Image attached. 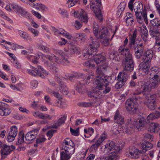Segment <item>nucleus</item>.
<instances>
[{"mask_svg":"<svg viewBox=\"0 0 160 160\" xmlns=\"http://www.w3.org/2000/svg\"><path fill=\"white\" fill-rule=\"evenodd\" d=\"M41 57L43 60L42 61L45 65L47 66L53 73L57 72L58 68L56 67L57 64L55 62L58 64H62L66 65L69 63V61L67 58L62 56L61 60L58 58L54 55L51 56L48 55L42 54Z\"/></svg>","mask_w":160,"mask_h":160,"instance_id":"nucleus-1","label":"nucleus"},{"mask_svg":"<svg viewBox=\"0 0 160 160\" xmlns=\"http://www.w3.org/2000/svg\"><path fill=\"white\" fill-rule=\"evenodd\" d=\"M105 70L103 68H97L96 71L97 76L94 79V83L97 88L101 90L105 89L103 92L106 94L110 91L111 88L108 86L110 83L108 81L109 78L105 75L103 71Z\"/></svg>","mask_w":160,"mask_h":160,"instance_id":"nucleus-2","label":"nucleus"},{"mask_svg":"<svg viewBox=\"0 0 160 160\" xmlns=\"http://www.w3.org/2000/svg\"><path fill=\"white\" fill-rule=\"evenodd\" d=\"M124 48L123 46L120 47L118 50L119 53L125 56V59L123 60L122 63L123 71L131 72L133 70L134 67L132 55L129 53L128 49H125Z\"/></svg>","mask_w":160,"mask_h":160,"instance_id":"nucleus-3","label":"nucleus"},{"mask_svg":"<svg viewBox=\"0 0 160 160\" xmlns=\"http://www.w3.org/2000/svg\"><path fill=\"white\" fill-rule=\"evenodd\" d=\"M105 60V57L101 54H93L92 59L89 60L84 63V65L91 69L95 68L96 65L102 64Z\"/></svg>","mask_w":160,"mask_h":160,"instance_id":"nucleus-4","label":"nucleus"},{"mask_svg":"<svg viewBox=\"0 0 160 160\" xmlns=\"http://www.w3.org/2000/svg\"><path fill=\"white\" fill-rule=\"evenodd\" d=\"M138 99V98L134 97L128 99L126 101L125 107L128 113L133 114L136 112L138 109V103L136 101Z\"/></svg>","mask_w":160,"mask_h":160,"instance_id":"nucleus-5","label":"nucleus"},{"mask_svg":"<svg viewBox=\"0 0 160 160\" xmlns=\"http://www.w3.org/2000/svg\"><path fill=\"white\" fill-rule=\"evenodd\" d=\"M75 148L74 144L69 145L63 148L60 149L64 150V151L60 152L61 160H68L71 157V155L75 152Z\"/></svg>","mask_w":160,"mask_h":160,"instance_id":"nucleus-6","label":"nucleus"},{"mask_svg":"<svg viewBox=\"0 0 160 160\" xmlns=\"http://www.w3.org/2000/svg\"><path fill=\"white\" fill-rule=\"evenodd\" d=\"M32 69H28V73L32 76H38L42 78H44V75L48 74V72L44 70L42 67L39 65L37 66V68L32 67Z\"/></svg>","mask_w":160,"mask_h":160,"instance_id":"nucleus-7","label":"nucleus"},{"mask_svg":"<svg viewBox=\"0 0 160 160\" xmlns=\"http://www.w3.org/2000/svg\"><path fill=\"white\" fill-rule=\"evenodd\" d=\"M93 33L97 38L101 39V42L105 46L108 45L109 39L107 31H93Z\"/></svg>","mask_w":160,"mask_h":160,"instance_id":"nucleus-8","label":"nucleus"},{"mask_svg":"<svg viewBox=\"0 0 160 160\" xmlns=\"http://www.w3.org/2000/svg\"><path fill=\"white\" fill-rule=\"evenodd\" d=\"M138 88L133 92V95H138L142 93L144 96H146L149 93L150 88L147 83L140 82L138 84Z\"/></svg>","mask_w":160,"mask_h":160,"instance_id":"nucleus-9","label":"nucleus"},{"mask_svg":"<svg viewBox=\"0 0 160 160\" xmlns=\"http://www.w3.org/2000/svg\"><path fill=\"white\" fill-rule=\"evenodd\" d=\"M11 7L14 11L17 12V14L20 16H22L29 19L30 18V14L25 9L19 6L15 3H12L11 4Z\"/></svg>","mask_w":160,"mask_h":160,"instance_id":"nucleus-10","label":"nucleus"},{"mask_svg":"<svg viewBox=\"0 0 160 160\" xmlns=\"http://www.w3.org/2000/svg\"><path fill=\"white\" fill-rule=\"evenodd\" d=\"M72 14V16L75 18H78L79 20L85 23L88 21V18L87 13L82 9L78 11H74Z\"/></svg>","mask_w":160,"mask_h":160,"instance_id":"nucleus-11","label":"nucleus"},{"mask_svg":"<svg viewBox=\"0 0 160 160\" xmlns=\"http://www.w3.org/2000/svg\"><path fill=\"white\" fill-rule=\"evenodd\" d=\"M156 94H153L148 97V99L144 100V102L146 103L148 107L150 109L153 110L156 107Z\"/></svg>","mask_w":160,"mask_h":160,"instance_id":"nucleus-12","label":"nucleus"},{"mask_svg":"<svg viewBox=\"0 0 160 160\" xmlns=\"http://www.w3.org/2000/svg\"><path fill=\"white\" fill-rule=\"evenodd\" d=\"M39 130L38 128L28 132L25 136L26 140L29 143L32 142L37 137Z\"/></svg>","mask_w":160,"mask_h":160,"instance_id":"nucleus-13","label":"nucleus"},{"mask_svg":"<svg viewBox=\"0 0 160 160\" xmlns=\"http://www.w3.org/2000/svg\"><path fill=\"white\" fill-rule=\"evenodd\" d=\"M89 41V48L88 50L95 54V52L100 46L99 41L97 39L93 38L92 37L90 38Z\"/></svg>","mask_w":160,"mask_h":160,"instance_id":"nucleus-14","label":"nucleus"},{"mask_svg":"<svg viewBox=\"0 0 160 160\" xmlns=\"http://www.w3.org/2000/svg\"><path fill=\"white\" fill-rule=\"evenodd\" d=\"M150 62L143 61V62L140 63L139 65V73L143 75L148 74L150 67L149 64Z\"/></svg>","mask_w":160,"mask_h":160,"instance_id":"nucleus-15","label":"nucleus"},{"mask_svg":"<svg viewBox=\"0 0 160 160\" xmlns=\"http://www.w3.org/2000/svg\"><path fill=\"white\" fill-rule=\"evenodd\" d=\"M152 78L153 79L151 80L149 84L146 82L150 88L149 92L150 91L151 88H156L160 85V76L158 75V73L154 75Z\"/></svg>","mask_w":160,"mask_h":160,"instance_id":"nucleus-16","label":"nucleus"},{"mask_svg":"<svg viewBox=\"0 0 160 160\" xmlns=\"http://www.w3.org/2000/svg\"><path fill=\"white\" fill-rule=\"evenodd\" d=\"M18 129L15 126H13L10 128L9 131L7 140L9 142L12 141L18 133Z\"/></svg>","mask_w":160,"mask_h":160,"instance_id":"nucleus-17","label":"nucleus"},{"mask_svg":"<svg viewBox=\"0 0 160 160\" xmlns=\"http://www.w3.org/2000/svg\"><path fill=\"white\" fill-rule=\"evenodd\" d=\"M135 15L138 22L142 23L144 21L146 24H148V22L146 11H144L143 13L142 12L135 13Z\"/></svg>","mask_w":160,"mask_h":160,"instance_id":"nucleus-18","label":"nucleus"},{"mask_svg":"<svg viewBox=\"0 0 160 160\" xmlns=\"http://www.w3.org/2000/svg\"><path fill=\"white\" fill-rule=\"evenodd\" d=\"M99 4H92L90 6V8L95 13L96 17L99 19H102V14L101 11V7Z\"/></svg>","mask_w":160,"mask_h":160,"instance_id":"nucleus-19","label":"nucleus"},{"mask_svg":"<svg viewBox=\"0 0 160 160\" xmlns=\"http://www.w3.org/2000/svg\"><path fill=\"white\" fill-rule=\"evenodd\" d=\"M135 55L138 59L140 58L142 56L144 50V47L142 43L138 44L134 46Z\"/></svg>","mask_w":160,"mask_h":160,"instance_id":"nucleus-20","label":"nucleus"},{"mask_svg":"<svg viewBox=\"0 0 160 160\" xmlns=\"http://www.w3.org/2000/svg\"><path fill=\"white\" fill-rule=\"evenodd\" d=\"M15 149V147L13 145L7 146L6 144L4 145L0 151L2 158L3 155L9 154Z\"/></svg>","mask_w":160,"mask_h":160,"instance_id":"nucleus-21","label":"nucleus"},{"mask_svg":"<svg viewBox=\"0 0 160 160\" xmlns=\"http://www.w3.org/2000/svg\"><path fill=\"white\" fill-rule=\"evenodd\" d=\"M144 153V151L142 150H139L138 149L135 148H133L129 151V157L130 158H138L140 154Z\"/></svg>","mask_w":160,"mask_h":160,"instance_id":"nucleus-22","label":"nucleus"},{"mask_svg":"<svg viewBox=\"0 0 160 160\" xmlns=\"http://www.w3.org/2000/svg\"><path fill=\"white\" fill-rule=\"evenodd\" d=\"M7 106L6 103L0 102V114L1 116H7L11 113V110Z\"/></svg>","mask_w":160,"mask_h":160,"instance_id":"nucleus-23","label":"nucleus"},{"mask_svg":"<svg viewBox=\"0 0 160 160\" xmlns=\"http://www.w3.org/2000/svg\"><path fill=\"white\" fill-rule=\"evenodd\" d=\"M150 122L149 120L148 121L147 118L145 121V118L143 117H141L137 121L136 127L139 130L141 129V128L144 127L146 125V124H148Z\"/></svg>","mask_w":160,"mask_h":160,"instance_id":"nucleus-24","label":"nucleus"},{"mask_svg":"<svg viewBox=\"0 0 160 160\" xmlns=\"http://www.w3.org/2000/svg\"><path fill=\"white\" fill-rule=\"evenodd\" d=\"M153 56V51L151 50H148L144 52L142 59L144 61L151 62Z\"/></svg>","mask_w":160,"mask_h":160,"instance_id":"nucleus-25","label":"nucleus"},{"mask_svg":"<svg viewBox=\"0 0 160 160\" xmlns=\"http://www.w3.org/2000/svg\"><path fill=\"white\" fill-rule=\"evenodd\" d=\"M129 78V73L123 71V72H120L118 77L117 80H120L125 83Z\"/></svg>","mask_w":160,"mask_h":160,"instance_id":"nucleus-26","label":"nucleus"},{"mask_svg":"<svg viewBox=\"0 0 160 160\" xmlns=\"http://www.w3.org/2000/svg\"><path fill=\"white\" fill-rule=\"evenodd\" d=\"M106 135L104 133L103 134H102L100 138L98 139L97 142L94 144H93L91 147V149L92 150H96L102 142L106 139Z\"/></svg>","mask_w":160,"mask_h":160,"instance_id":"nucleus-27","label":"nucleus"},{"mask_svg":"<svg viewBox=\"0 0 160 160\" xmlns=\"http://www.w3.org/2000/svg\"><path fill=\"white\" fill-rule=\"evenodd\" d=\"M83 83H82L80 82H77L76 85V90L79 93H82L83 92V85H87L90 82V80L86 79Z\"/></svg>","mask_w":160,"mask_h":160,"instance_id":"nucleus-28","label":"nucleus"},{"mask_svg":"<svg viewBox=\"0 0 160 160\" xmlns=\"http://www.w3.org/2000/svg\"><path fill=\"white\" fill-rule=\"evenodd\" d=\"M114 122L120 125H122L124 122L123 117L117 111L114 116Z\"/></svg>","mask_w":160,"mask_h":160,"instance_id":"nucleus-29","label":"nucleus"},{"mask_svg":"<svg viewBox=\"0 0 160 160\" xmlns=\"http://www.w3.org/2000/svg\"><path fill=\"white\" fill-rule=\"evenodd\" d=\"M109 58L113 63H116L119 62L120 58L118 52H114L109 55Z\"/></svg>","mask_w":160,"mask_h":160,"instance_id":"nucleus-30","label":"nucleus"},{"mask_svg":"<svg viewBox=\"0 0 160 160\" xmlns=\"http://www.w3.org/2000/svg\"><path fill=\"white\" fill-rule=\"evenodd\" d=\"M134 10L135 13H141L143 12V5L142 3L135 2L134 4Z\"/></svg>","mask_w":160,"mask_h":160,"instance_id":"nucleus-31","label":"nucleus"},{"mask_svg":"<svg viewBox=\"0 0 160 160\" xmlns=\"http://www.w3.org/2000/svg\"><path fill=\"white\" fill-rule=\"evenodd\" d=\"M66 119V118L64 117L60 118L55 124L52 126L51 127L53 128H57L58 127H59L64 123Z\"/></svg>","mask_w":160,"mask_h":160,"instance_id":"nucleus-32","label":"nucleus"},{"mask_svg":"<svg viewBox=\"0 0 160 160\" xmlns=\"http://www.w3.org/2000/svg\"><path fill=\"white\" fill-rule=\"evenodd\" d=\"M148 141H144L142 143V151H144V153L145 152L151 149L152 147V145L151 143Z\"/></svg>","mask_w":160,"mask_h":160,"instance_id":"nucleus-33","label":"nucleus"},{"mask_svg":"<svg viewBox=\"0 0 160 160\" xmlns=\"http://www.w3.org/2000/svg\"><path fill=\"white\" fill-rule=\"evenodd\" d=\"M54 34L56 35H62L68 39H71L72 38L71 35L65 31H61V32H60V31H55Z\"/></svg>","mask_w":160,"mask_h":160,"instance_id":"nucleus-34","label":"nucleus"},{"mask_svg":"<svg viewBox=\"0 0 160 160\" xmlns=\"http://www.w3.org/2000/svg\"><path fill=\"white\" fill-rule=\"evenodd\" d=\"M160 117V112L158 111H156L149 114L147 118L148 121L153 120Z\"/></svg>","mask_w":160,"mask_h":160,"instance_id":"nucleus-35","label":"nucleus"},{"mask_svg":"<svg viewBox=\"0 0 160 160\" xmlns=\"http://www.w3.org/2000/svg\"><path fill=\"white\" fill-rule=\"evenodd\" d=\"M149 125L150 131L151 132H154L156 130H158L160 129L158 123L151 122Z\"/></svg>","mask_w":160,"mask_h":160,"instance_id":"nucleus-36","label":"nucleus"},{"mask_svg":"<svg viewBox=\"0 0 160 160\" xmlns=\"http://www.w3.org/2000/svg\"><path fill=\"white\" fill-rule=\"evenodd\" d=\"M73 144L74 143L71 139L68 138H67L63 140L62 144V147L60 148V149L63 148Z\"/></svg>","mask_w":160,"mask_h":160,"instance_id":"nucleus-37","label":"nucleus"},{"mask_svg":"<svg viewBox=\"0 0 160 160\" xmlns=\"http://www.w3.org/2000/svg\"><path fill=\"white\" fill-rule=\"evenodd\" d=\"M126 23L128 25H132L134 19L132 17V15L129 13H127L126 16Z\"/></svg>","mask_w":160,"mask_h":160,"instance_id":"nucleus-38","label":"nucleus"},{"mask_svg":"<svg viewBox=\"0 0 160 160\" xmlns=\"http://www.w3.org/2000/svg\"><path fill=\"white\" fill-rule=\"evenodd\" d=\"M150 33L152 37H156V40H158L160 39V32L158 31H150Z\"/></svg>","mask_w":160,"mask_h":160,"instance_id":"nucleus-39","label":"nucleus"},{"mask_svg":"<svg viewBox=\"0 0 160 160\" xmlns=\"http://www.w3.org/2000/svg\"><path fill=\"white\" fill-rule=\"evenodd\" d=\"M59 87L60 92L64 95H67L68 92V88L64 84L61 83V84H60Z\"/></svg>","mask_w":160,"mask_h":160,"instance_id":"nucleus-40","label":"nucleus"},{"mask_svg":"<svg viewBox=\"0 0 160 160\" xmlns=\"http://www.w3.org/2000/svg\"><path fill=\"white\" fill-rule=\"evenodd\" d=\"M75 37L77 40L81 42L84 41L86 38V35L84 33L77 34Z\"/></svg>","mask_w":160,"mask_h":160,"instance_id":"nucleus-41","label":"nucleus"},{"mask_svg":"<svg viewBox=\"0 0 160 160\" xmlns=\"http://www.w3.org/2000/svg\"><path fill=\"white\" fill-rule=\"evenodd\" d=\"M93 53L90 50H88L87 53H84L82 55V58L84 60L90 58Z\"/></svg>","mask_w":160,"mask_h":160,"instance_id":"nucleus-42","label":"nucleus"},{"mask_svg":"<svg viewBox=\"0 0 160 160\" xmlns=\"http://www.w3.org/2000/svg\"><path fill=\"white\" fill-rule=\"evenodd\" d=\"M151 24L153 26H156L157 28H160V20L157 18L150 20Z\"/></svg>","mask_w":160,"mask_h":160,"instance_id":"nucleus-43","label":"nucleus"},{"mask_svg":"<svg viewBox=\"0 0 160 160\" xmlns=\"http://www.w3.org/2000/svg\"><path fill=\"white\" fill-rule=\"evenodd\" d=\"M100 90H101L97 88L96 87H95V88L94 89V91L95 93L94 98H99L102 97V92L100 91Z\"/></svg>","mask_w":160,"mask_h":160,"instance_id":"nucleus-44","label":"nucleus"},{"mask_svg":"<svg viewBox=\"0 0 160 160\" xmlns=\"http://www.w3.org/2000/svg\"><path fill=\"white\" fill-rule=\"evenodd\" d=\"M78 2V0H68L67 4L69 8H71L75 6Z\"/></svg>","mask_w":160,"mask_h":160,"instance_id":"nucleus-45","label":"nucleus"},{"mask_svg":"<svg viewBox=\"0 0 160 160\" xmlns=\"http://www.w3.org/2000/svg\"><path fill=\"white\" fill-rule=\"evenodd\" d=\"M18 141L17 144L19 145L24 142V135L23 133H21L18 134Z\"/></svg>","mask_w":160,"mask_h":160,"instance_id":"nucleus-46","label":"nucleus"},{"mask_svg":"<svg viewBox=\"0 0 160 160\" xmlns=\"http://www.w3.org/2000/svg\"><path fill=\"white\" fill-rule=\"evenodd\" d=\"M144 141L151 142L153 140V136L149 133H146L144 135Z\"/></svg>","mask_w":160,"mask_h":160,"instance_id":"nucleus-47","label":"nucleus"},{"mask_svg":"<svg viewBox=\"0 0 160 160\" xmlns=\"http://www.w3.org/2000/svg\"><path fill=\"white\" fill-rule=\"evenodd\" d=\"M70 50L72 53H78L80 52V49L79 48L75 46H72L70 48Z\"/></svg>","mask_w":160,"mask_h":160,"instance_id":"nucleus-48","label":"nucleus"},{"mask_svg":"<svg viewBox=\"0 0 160 160\" xmlns=\"http://www.w3.org/2000/svg\"><path fill=\"white\" fill-rule=\"evenodd\" d=\"M76 77V78H81L83 79H85L86 77L85 75L82 73H75L73 74L72 77Z\"/></svg>","mask_w":160,"mask_h":160,"instance_id":"nucleus-49","label":"nucleus"},{"mask_svg":"<svg viewBox=\"0 0 160 160\" xmlns=\"http://www.w3.org/2000/svg\"><path fill=\"white\" fill-rule=\"evenodd\" d=\"M141 35L143 40L146 42L148 36V31H141Z\"/></svg>","mask_w":160,"mask_h":160,"instance_id":"nucleus-50","label":"nucleus"},{"mask_svg":"<svg viewBox=\"0 0 160 160\" xmlns=\"http://www.w3.org/2000/svg\"><path fill=\"white\" fill-rule=\"evenodd\" d=\"M137 31H134L133 32V35H131V36L130 37V41H131V43H135V40L137 37Z\"/></svg>","mask_w":160,"mask_h":160,"instance_id":"nucleus-51","label":"nucleus"},{"mask_svg":"<svg viewBox=\"0 0 160 160\" xmlns=\"http://www.w3.org/2000/svg\"><path fill=\"white\" fill-rule=\"evenodd\" d=\"M38 48L40 50L43 51L44 52H48L49 51V48L46 46L40 44L39 45Z\"/></svg>","mask_w":160,"mask_h":160,"instance_id":"nucleus-52","label":"nucleus"},{"mask_svg":"<svg viewBox=\"0 0 160 160\" xmlns=\"http://www.w3.org/2000/svg\"><path fill=\"white\" fill-rule=\"evenodd\" d=\"M134 125L128 124V128H126V132L128 134L130 133L132 131H134Z\"/></svg>","mask_w":160,"mask_h":160,"instance_id":"nucleus-53","label":"nucleus"},{"mask_svg":"<svg viewBox=\"0 0 160 160\" xmlns=\"http://www.w3.org/2000/svg\"><path fill=\"white\" fill-rule=\"evenodd\" d=\"M33 116L36 117H38L39 118L43 119L44 118V114L42 113H40L39 112H35L33 114Z\"/></svg>","mask_w":160,"mask_h":160,"instance_id":"nucleus-54","label":"nucleus"},{"mask_svg":"<svg viewBox=\"0 0 160 160\" xmlns=\"http://www.w3.org/2000/svg\"><path fill=\"white\" fill-rule=\"evenodd\" d=\"M126 3L124 2H121L118 6V8L120 12H123L125 8Z\"/></svg>","mask_w":160,"mask_h":160,"instance_id":"nucleus-55","label":"nucleus"},{"mask_svg":"<svg viewBox=\"0 0 160 160\" xmlns=\"http://www.w3.org/2000/svg\"><path fill=\"white\" fill-rule=\"evenodd\" d=\"M40 58V56L39 55H38L36 56H35L32 55H30L28 54L27 56V58L29 60H32V59H38Z\"/></svg>","mask_w":160,"mask_h":160,"instance_id":"nucleus-56","label":"nucleus"},{"mask_svg":"<svg viewBox=\"0 0 160 160\" xmlns=\"http://www.w3.org/2000/svg\"><path fill=\"white\" fill-rule=\"evenodd\" d=\"M38 6V8L37 9H39L42 11H45L47 9V8L45 6V5L41 3L38 4L37 3Z\"/></svg>","mask_w":160,"mask_h":160,"instance_id":"nucleus-57","label":"nucleus"},{"mask_svg":"<svg viewBox=\"0 0 160 160\" xmlns=\"http://www.w3.org/2000/svg\"><path fill=\"white\" fill-rule=\"evenodd\" d=\"M118 82L116 83L115 85L116 88L117 89H119L122 88L123 86L124 85L125 83L124 82H122L120 80H118Z\"/></svg>","mask_w":160,"mask_h":160,"instance_id":"nucleus-58","label":"nucleus"},{"mask_svg":"<svg viewBox=\"0 0 160 160\" xmlns=\"http://www.w3.org/2000/svg\"><path fill=\"white\" fill-rule=\"evenodd\" d=\"M19 35L20 36L23 38L28 39V35L25 32L23 31H21V32H19Z\"/></svg>","mask_w":160,"mask_h":160,"instance_id":"nucleus-59","label":"nucleus"},{"mask_svg":"<svg viewBox=\"0 0 160 160\" xmlns=\"http://www.w3.org/2000/svg\"><path fill=\"white\" fill-rule=\"evenodd\" d=\"M57 132V130H55L52 129L49 131L47 133V136L49 137V138H48V139H50L52 136L53 134L56 132Z\"/></svg>","mask_w":160,"mask_h":160,"instance_id":"nucleus-60","label":"nucleus"},{"mask_svg":"<svg viewBox=\"0 0 160 160\" xmlns=\"http://www.w3.org/2000/svg\"><path fill=\"white\" fill-rule=\"evenodd\" d=\"M78 105L80 106L85 107H88L91 105V104L90 102H82L79 103Z\"/></svg>","mask_w":160,"mask_h":160,"instance_id":"nucleus-61","label":"nucleus"},{"mask_svg":"<svg viewBox=\"0 0 160 160\" xmlns=\"http://www.w3.org/2000/svg\"><path fill=\"white\" fill-rule=\"evenodd\" d=\"M70 131L72 135L78 136V135L79 130L78 129L76 130L72 129L71 128H70Z\"/></svg>","mask_w":160,"mask_h":160,"instance_id":"nucleus-62","label":"nucleus"},{"mask_svg":"<svg viewBox=\"0 0 160 160\" xmlns=\"http://www.w3.org/2000/svg\"><path fill=\"white\" fill-rule=\"evenodd\" d=\"M74 27L77 29H79L82 26V24L78 21H76L74 24Z\"/></svg>","mask_w":160,"mask_h":160,"instance_id":"nucleus-63","label":"nucleus"},{"mask_svg":"<svg viewBox=\"0 0 160 160\" xmlns=\"http://www.w3.org/2000/svg\"><path fill=\"white\" fill-rule=\"evenodd\" d=\"M59 13L62 15L64 17H67L68 16L67 11L65 10L60 9Z\"/></svg>","mask_w":160,"mask_h":160,"instance_id":"nucleus-64","label":"nucleus"}]
</instances>
